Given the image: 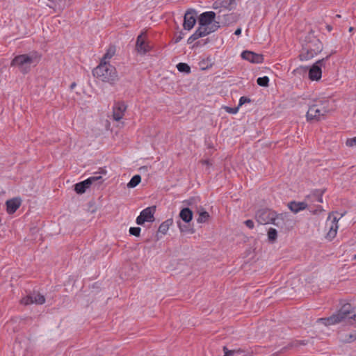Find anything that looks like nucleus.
Instances as JSON below:
<instances>
[{
  "instance_id": "obj_10",
  "label": "nucleus",
  "mask_w": 356,
  "mask_h": 356,
  "mask_svg": "<svg viewBox=\"0 0 356 356\" xmlns=\"http://www.w3.org/2000/svg\"><path fill=\"white\" fill-rule=\"evenodd\" d=\"M220 27V22H215L211 24L210 27H204L199 25L194 33L197 39H199L216 31Z\"/></svg>"
},
{
  "instance_id": "obj_12",
  "label": "nucleus",
  "mask_w": 356,
  "mask_h": 356,
  "mask_svg": "<svg viewBox=\"0 0 356 356\" xmlns=\"http://www.w3.org/2000/svg\"><path fill=\"white\" fill-rule=\"evenodd\" d=\"M127 108V106L124 102H115L113 107V120L115 121H120L121 119H122Z\"/></svg>"
},
{
  "instance_id": "obj_4",
  "label": "nucleus",
  "mask_w": 356,
  "mask_h": 356,
  "mask_svg": "<svg viewBox=\"0 0 356 356\" xmlns=\"http://www.w3.org/2000/svg\"><path fill=\"white\" fill-rule=\"evenodd\" d=\"M330 112L327 107H319L318 104L310 105L306 114L307 121L309 122H319L325 119L326 114Z\"/></svg>"
},
{
  "instance_id": "obj_31",
  "label": "nucleus",
  "mask_w": 356,
  "mask_h": 356,
  "mask_svg": "<svg viewBox=\"0 0 356 356\" xmlns=\"http://www.w3.org/2000/svg\"><path fill=\"white\" fill-rule=\"evenodd\" d=\"M257 83L261 87H268L269 85V78L267 76L259 77L257 79Z\"/></svg>"
},
{
  "instance_id": "obj_52",
  "label": "nucleus",
  "mask_w": 356,
  "mask_h": 356,
  "mask_svg": "<svg viewBox=\"0 0 356 356\" xmlns=\"http://www.w3.org/2000/svg\"><path fill=\"white\" fill-rule=\"evenodd\" d=\"M200 41H198V42H195V43L193 44V47H198V46H200Z\"/></svg>"
},
{
  "instance_id": "obj_54",
  "label": "nucleus",
  "mask_w": 356,
  "mask_h": 356,
  "mask_svg": "<svg viewBox=\"0 0 356 356\" xmlns=\"http://www.w3.org/2000/svg\"><path fill=\"white\" fill-rule=\"evenodd\" d=\"M353 30V27H350V28L349 29V31H350V32H351Z\"/></svg>"
},
{
  "instance_id": "obj_30",
  "label": "nucleus",
  "mask_w": 356,
  "mask_h": 356,
  "mask_svg": "<svg viewBox=\"0 0 356 356\" xmlns=\"http://www.w3.org/2000/svg\"><path fill=\"white\" fill-rule=\"evenodd\" d=\"M32 294H33V300L35 301V304L42 305L45 302V298L43 295H42L39 293H33Z\"/></svg>"
},
{
  "instance_id": "obj_6",
  "label": "nucleus",
  "mask_w": 356,
  "mask_h": 356,
  "mask_svg": "<svg viewBox=\"0 0 356 356\" xmlns=\"http://www.w3.org/2000/svg\"><path fill=\"white\" fill-rule=\"evenodd\" d=\"M274 216L276 212L268 208L259 209L255 213L256 220L261 225L270 223Z\"/></svg>"
},
{
  "instance_id": "obj_57",
  "label": "nucleus",
  "mask_w": 356,
  "mask_h": 356,
  "mask_svg": "<svg viewBox=\"0 0 356 356\" xmlns=\"http://www.w3.org/2000/svg\"><path fill=\"white\" fill-rule=\"evenodd\" d=\"M355 139H356V136H355Z\"/></svg>"
},
{
  "instance_id": "obj_28",
  "label": "nucleus",
  "mask_w": 356,
  "mask_h": 356,
  "mask_svg": "<svg viewBox=\"0 0 356 356\" xmlns=\"http://www.w3.org/2000/svg\"><path fill=\"white\" fill-rule=\"evenodd\" d=\"M176 67L180 72L188 74L191 72V67L186 63H179Z\"/></svg>"
},
{
  "instance_id": "obj_8",
  "label": "nucleus",
  "mask_w": 356,
  "mask_h": 356,
  "mask_svg": "<svg viewBox=\"0 0 356 356\" xmlns=\"http://www.w3.org/2000/svg\"><path fill=\"white\" fill-rule=\"evenodd\" d=\"M216 14L213 11H206L201 13L197 19L198 25L204 26V27H210L211 24L215 22H219L218 21H216Z\"/></svg>"
},
{
  "instance_id": "obj_26",
  "label": "nucleus",
  "mask_w": 356,
  "mask_h": 356,
  "mask_svg": "<svg viewBox=\"0 0 356 356\" xmlns=\"http://www.w3.org/2000/svg\"><path fill=\"white\" fill-rule=\"evenodd\" d=\"M268 240L270 243H274L277 238V231L273 227L268 230Z\"/></svg>"
},
{
  "instance_id": "obj_56",
  "label": "nucleus",
  "mask_w": 356,
  "mask_h": 356,
  "mask_svg": "<svg viewBox=\"0 0 356 356\" xmlns=\"http://www.w3.org/2000/svg\"><path fill=\"white\" fill-rule=\"evenodd\" d=\"M353 259H356V254H355V255L353 256Z\"/></svg>"
},
{
  "instance_id": "obj_2",
  "label": "nucleus",
  "mask_w": 356,
  "mask_h": 356,
  "mask_svg": "<svg viewBox=\"0 0 356 356\" xmlns=\"http://www.w3.org/2000/svg\"><path fill=\"white\" fill-rule=\"evenodd\" d=\"M92 74L103 82L114 85L118 80L116 68L109 62L100 61L99 64L92 70Z\"/></svg>"
},
{
  "instance_id": "obj_5",
  "label": "nucleus",
  "mask_w": 356,
  "mask_h": 356,
  "mask_svg": "<svg viewBox=\"0 0 356 356\" xmlns=\"http://www.w3.org/2000/svg\"><path fill=\"white\" fill-rule=\"evenodd\" d=\"M330 55L317 60L309 68L308 67V77L311 81H319L322 76V66L327 61Z\"/></svg>"
},
{
  "instance_id": "obj_21",
  "label": "nucleus",
  "mask_w": 356,
  "mask_h": 356,
  "mask_svg": "<svg viewBox=\"0 0 356 356\" xmlns=\"http://www.w3.org/2000/svg\"><path fill=\"white\" fill-rule=\"evenodd\" d=\"M173 224V219L168 218L164 222H163L159 227L158 232H160L163 234H165L169 229V227Z\"/></svg>"
},
{
  "instance_id": "obj_29",
  "label": "nucleus",
  "mask_w": 356,
  "mask_h": 356,
  "mask_svg": "<svg viewBox=\"0 0 356 356\" xmlns=\"http://www.w3.org/2000/svg\"><path fill=\"white\" fill-rule=\"evenodd\" d=\"M223 17L225 22L228 24L235 22L237 20V17L235 13L224 15Z\"/></svg>"
},
{
  "instance_id": "obj_17",
  "label": "nucleus",
  "mask_w": 356,
  "mask_h": 356,
  "mask_svg": "<svg viewBox=\"0 0 356 356\" xmlns=\"http://www.w3.org/2000/svg\"><path fill=\"white\" fill-rule=\"evenodd\" d=\"M288 217L287 213H281L277 214L276 213V216H274V219L272 220L271 224L275 225L277 227L282 228L283 226L285 225V220Z\"/></svg>"
},
{
  "instance_id": "obj_40",
  "label": "nucleus",
  "mask_w": 356,
  "mask_h": 356,
  "mask_svg": "<svg viewBox=\"0 0 356 356\" xmlns=\"http://www.w3.org/2000/svg\"><path fill=\"white\" fill-rule=\"evenodd\" d=\"M346 145L348 147H353L356 145V139L355 137L353 138H348L346 142Z\"/></svg>"
},
{
  "instance_id": "obj_43",
  "label": "nucleus",
  "mask_w": 356,
  "mask_h": 356,
  "mask_svg": "<svg viewBox=\"0 0 356 356\" xmlns=\"http://www.w3.org/2000/svg\"><path fill=\"white\" fill-rule=\"evenodd\" d=\"M318 102L320 103L319 107H327L330 110L329 107L330 102L328 100L318 101Z\"/></svg>"
},
{
  "instance_id": "obj_16",
  "label": "nucleus",
  "mask_w": 356,
  "mask_h": 356,
  "mask_svg": "<svg viewBox=\"0 0 356 356\" xmlns=\"http://www.w3.org/2000/svg\"><path fill=\"white\" fill-rule=\"evenodd\" d=\"M288 207L292 212L297 213L307 209V204L305 202L291 201L289 202Z\"/></svg>"
},
{
  "instance_id": "obj_1",
  "label": "nucleus",
  "mask_w": 356,
  "mask_h": 356,
  "mask_svg": "<svg viewBox=\"0 0 356 356\" xmlns=\"http://www.w3.org/2000/svg\"><path fill=\"white\" fill-rule=\"evenodd\" d=\"M323 48L322 42L314 35V31L311 30L307 33L302 41L299 58L301 60H309L321 53Z\"/></svg>"
},
{
  "instance_id": "obj_50",
  "label": "nucleus",
  "mask_w": 356,
  "mask_h": 356,
  "mask_svg": "<svg viewBox=\"0 0 356 356\" xmlns=\"http://www.w3.org/2000/svg\"><path fill=\"white\" fill-rule=\"evenodd\" d=\"M326 29L328 31H331L332 30V26L330 24L326 25Z\"/></svg>"
},
{
  "instance_id": "obj_46",
  "label": "nucleus",
  "mask_w": 356,
  "mask_h": 356,
  "mask_svg": "<svg viewBox=\"0 0 356 356\" xmlns=\"http://www.w3.org/2000/svg\"><path fill=\"white\" fill-rule=\"evenodd\" d=\"M241 34V28H238L236 29L235 32H234V35H240Z\"/></svg>"
},
{
  "instance_id": "obj_39",
  "label": "nucleus",
  "mask_w": 356,
  "mask_h": 356,
  "mask_svg": "<svg viewBox=\"0 0 356 356\" xmlns=\"http://www.w3.org/2000/svg\"><path fill=\"white\" fill-rule=\"evenodd\" d=\"M252 100L248 97H245V96H242L240 99H239V102H238V106H241L242 105H243L244 104H246V103H250L251 102Z\"/></svg>"
},
{
  "instance_id": "obj_51",
  "label": "nucleus",
  "mask_w": 356,
  "mask_h": 356,
  "mask_svg": "<svg viewBox=\"0 0 356 356\" xmlns=\"http://www.w3.org/2000/svg\"><path fill=\"white\" fill-rule=\"evenodd\" d=\"M219 7H220V5L219 4L218 6V2H215V3L213 4V8L217 9Z\"/></svg>"
},
{
  "instance_id": "obj_44",
  "label": "nucleus",
  "mask_w": 356,
  "mask_h": 356,
  "mask_svg": "<svg viewBox=\"0 0 356 356\" xmlns=\"http://www.w3.org/2000/svg\"><path fill=\"white\" fill-rule=\"evenodd\" d=\"M196 40H197V38L195 36V33H193L188 39L187 40V43L188 44H191L193 43L194 41H195Z\"/></svg>"
},
{
  "instance_id": "obj_20",
  "label": "nucleus",
  "mask_w": 356,
  "mask_h": 356,
  "mask_svg": "<svg viewBox=\"0 0 356 356\" xmlns=\"http://www.w3.org/2000/svg\"><path fill=\"white\" fill-rule=\"evenodd\" d=\"M199 216L197 219L198 223L207 222L210 218L209 213L206 211L202 207L197 211Z\"/></svg>"
},
{
  "instance_id": "obj_32",
  "label": "nucleus",
  "mask_w": 356,
  "mask_h": 356,
  "mask_svg": "<svg viewBox=\"0 0 356 356\" xmlns=\"http://www.w3.org/2000/svg\"><path fill=\"white\" fill-rule=\"evenodd\" d=\"M222 350L225 354L224 356H234V354H239L243 352L241 348L230 350L226 346H223Z\"/></svg>"
},
{
  "instance_id": "obj_49",
  "label": "nucleus",
  "mask_w": 356,
  "mask_h": 356,
  "mask_svg": "<svg viewBox=\"0 0 356 356\" xmlns=\"http://www.w3.org/2000/svg\"><path fill=\"white\" fill-rule=\"evenodd\" d=\"M76 86V83L75 82H72L70 86L71 90H73Z\"/></svg>"
},
{
  "instance_id": "obj_24",
  "label": "nucleus",
  "mask_w": 356,
  "mask_h": 356,
  "mask_svg": "<svg viewBox=\"0 0 356 356\" xmlns=\"http://www.w3.org/2000/svg\"><path fill=\"white\" fill-rule=\"evenodd\" d=\"M221 8H224L229 10H233L236 6V0H222L220 2Z\"/></svg>"
},
{
  "instance_id": "obj_3",
  "label": "nucleus",
  "mask_w": 356,
  "mask_h": 356,
  "mask_svg": "<svg viewBox=\"0 0 356 356\" xmlns=\"http://www.w3.org/2000/svg\"><path fill=\"white\" fill-rule=\"evenodd\" d=\"M41 56L37 51H32L29 54L16 56L11 61L12 67H18L19 70L24 74L29 73L32 64L35 65L40 60Z\"/></svg>"
},
{
  "instance_id": "obj_42",
  "label": "nucleus",
  "mask_w": 356,
  "mask_h": 356,
  "mask_svg": "<svg viewBox=\"0 0 356 356\" xmlns=\"http://www.w3.org/2000/svg\"><path fill=\"white\" fill-rule=\"evenodd\" d=\"M244 224L246 225L247 227L249 229H253L254 227V222L252 220H247L244 222Z\"/></svg>"
},
{
  "instance_id": "obj_45",
  "label": "nucleus",
  "mask_w": 356,
  "mask_h": 356,
  "mask_svg": "<svg viewBox=\"0 0 356 356\" xmlns=\"http://www.w3.org/2000/svg\"><path fill=\"white\" fill-rule=\"evenodd\" d=\"M106 170L105 168H100L99 170V172H94L93 174L94 175H96V174H101V175H106Z\"/></svg>"
},
{
  "instance_id": "obj_35",
  "label": "nucleus",
  "mask_w": 356,
  "mask_h": 356,
  "mask_svg": "<svg viewBox=\"0 0 356 356\" xmlns=\"http://www.w3.org/2000/svg\"><path fill=\"white\" fill-rule=\"evenodd\" d=\"M184 35H185V33L183 31H180L177 33H175V35H174V38H173L172 42L175 44H177L183 39Z\"/></svg>"
},
{
  "instance_id": "obj_27",
  "label": "nucleus",
  "mask_w": 356,
  "mask_h": 356,
  "mask_svg": "<svg viewBox=\"0 0 356 356\" xmlns=\"http://www.w3.org/2000/svg\"><path fill=\"white\" fill-rule=\"evenodd\" d=\"M141 181V177L139 175H135L131 179V180L127 184V187L130 188H135L138 186Z\"/></svg>"
},
{
  "instance_id": "obj_18",
  "label": "nucleus",
  "mask_w": 356,
  "mask_h": 356,
  "mask_svg": "<svg viewBox=\"0 0 356 356\" xmlns=\"http://www.w3.org/2000/svg\"><path fill=\"white\" fill-rule=\"evenodd\" d=\"M90 186L89 181L86 179L84 181L75 184L74 186V190L77 194H83L90 187Z\"/></svg>"
},
{
  "instance_id": "obj_15",
  "label": "nucleus",
  "mask_w": 356,
  "mask_h": 356,
  "mask_svg": "<svg viewBox=\"0 0 356 356\" xmlns=\"http://www.w3.org/2000/svg\"><path fill=\"white\" fill-rule=\"evenodd\" d=\"M179 217L185 223L188 224L193 220V212L188 207H184L181 209L179 213Z\"/></svg>"
},
{
  "instance_id": "obj_37",
  "label": "nucleus",
  "mask_w": 356,
  "mask_h": 356,
  "mask_svg": "<svg viewBox=\"0 0 356 356\" xmlns=\"http://www.w3.org/2000/svg\"><path fill=\"white\" fill-rule=\"evenodd\" d=\"M239 109V106H237L236 107H229V106H225V110L227 113L230 114H236L238 113Z\"/></svg>"
},
{
  "instance_id": "obj_34",
  "label": "nucleus",
  "mask_w": 356,
  "mask_h": 356,
  "mask_svg": "<svg viewBox=\"0 0 356 356\" xmlns=\"http://www.w3.org/2000/svg\"><path fill=\"white\" fill-rule=\"evenodd\" d=\"M20 302L22 304L25 305H29L35 303L32 293H30V294L27 295L26 296L24 297L21 300Z\"/></svg>"
},
{
  "instance_id": "obj_22",
  "label": "nucleus",
  "mask_w": 356,
  "mask_h": 356,
  "mask_svg": "<svg viewBox=\"0 0 356 356\" xmlns=\"http://www.w3.org/2000/svg\"><path fill=\"white\" fill-rule=\"evenodd\" d=\"M326 189H315L312 192L311 196L313 197L314 201L318 202H323V195L325 193Z\"/></svg>"
},
{
  "instance_id": "obj_47",
  "label": "nucleus",
  "mask_w": 356,
  "mask_h": 356,
  "mask_svg": "<svg viewBox=\"0 0 356 356\" xmlns=\"http://www.w3.org/2000/svg\"><path fill=\"white\" fill-rule=\"evenodd\" d=\"M202 163L207 165H211V163L210 162L209 160H204L202 161Z\"/></svg>"
},
{
  "instance_id": "obj_19",
  "label": "nucleus",
  "mask_w": 356,
  "mask_h": 356,
  "mask_svg": "<svg viewBox=\"0 0 356 356\" xmlns=\"http://www.w3.org/2000/svg\"><path fill=\"white\" fill-rule=\"evenodd\" d=\"M337 222L338 220L337 219L336 217H334L332 221L331 222L330 230L326 235V238L328 239L329 241H332L337 235V232L338 229Z\"/></svg>"
},
{
  "instance_id": "obj_13",
  "label": "nucleus",
  "mask_w": 356,
  "mask_h": 356,
  "mask_svg": "<svg viewBox=\"0 0 356 356\" xmlns=\"http://www.w3.org/2000/svg\"><path fill=\"white\" fill-rule=\"evenodd\" d=\"M136 48L140 54H145L150 51V46L146 42L143 34L139 35L136 39Z\"/></svg>"
},
{
  "instance_id": "obj_53",
  "label": "nucleus",
  "mask_w": 356,
  "mask_h": 356,
  "mask_svg": "<svg viewBox=\"0 0 356 356\" xmlns=\"http://www.w3.org/2000/svg\"><path fill=\"white\" fill-rule=\"evenodd\" d=\"M209 42V38H207L204 42V44H206L207 43H208Z\"/></svg>"
},
{
  "instance_id": "obj_7",
  "label": "nucleus",
  "mask_w": 356,
  "mask_h": 356,
  "mask_svg": "<svg viewBox=\"0 0 356 356\" xmlns=\"http://www.w3.org/2000/svg\"><path fill=\"white\" fill-rule=\"evenodd\" d=\"M156 206H152L145 208L140 213V215L136 218V224L138 225H143L145 222H153L155 220L154 216Z\"/></svg>"
},
{
  "instance_id": "obj_33",
  "label": "nucleus",
  "mask_w": 356,
  "mask_h": 356,
  "mask_svg": "<svg viewBox=\"0 0 356 356\" xmlns=\"http://www.w3.org/2000/svg\"><path fill=\"white\" fill-rule=\"evenodd\" d=\"M295 75H302L304 76L307 73H308V67L307 66H300L295 69L293 72Z\"/></svg>"
},
{
  "instance_id": "obj_55",
  "label": "nucleus",
  "mask_w": 356,
  "mask_h": 356,
  "mask_svg": "<svg viewBox=\"0 0 356 356\" xmlns=\"http://www.w3.org/2000/svg\"><path fill=\"white\" fill-rule=\"evenodd\" d=\"M147 168L146 166H143L142 168H140V169H147Z\"/></svg>"
},
{
  "instance_id": "obj_9",
  "label": "nucleus",
  "mask_w": 356,
  "mask_h": 356,
  "mask_svg": "<svg viewBox=\"0 0 356 356\" xmlns=\"http://www.w3.org/2000/svg\"><path fill=\"white\" fill-rule=\"evenodd\" d=\"M196 12L193 9H189L186 11L184 17L183 26L185 30H191L196 23Z\"/></svg>"
},
{
  "instance_id": "obj_48",
  "label": "nucleus",
  "mask_w": 356,
  "mask_h": 356,
  "mask_svg": "<svg viewBox=\"0 0 356 356\" xmlns=\"http://www.w3.org/2000/svg\"><path fill=\"white\" fill-rule=\"evenodd\" d=\"M322 210H323L322 207L321 206H318L317 209L315 210L314 211H313V213L316 214L317 211H321Z\"/></svg>"
},
{
  "instance_id": "obj_25",
  "label": "nucleus",
  "mask_w": 356,
  "mask_h": 356,
  "mask_svg": "<svg viewBox=\"0 0 356 356\" xmlns=\"http://www.w3.org/2000/svg\"><path fill=\"white\" fill-rule=\"evenodd\" d=\"M177 226L181 233H191L193 234L195 230L193 227H191L189 223L188 224H182L180 220L177 222Z\"/></svg>"
},
{
  "instance_id": "obj_11",
  "label": "nucleus",
  "mask_w": 356,
  "mask_h": 356,
  "mask_svg": "<svg viewBox=\"0 0 356 356\" xmlns=\"http://www.w3.org/2000/svg\"><path fill=\"white\" fill-rule=\"evenodd\" d=\"M241 58L244 60H248L252 63H262L264 62V56L261 54L245 50L241 53Z\"/></svg>"
},
{
  "instance_id": "obj_23",
  "label": "nucleus",
  "mask_w": 356,
  "mask_h": 356,
  "mask_svg": "<svg viewBox=\"0 0 356 356\" xmlns=\"http://www.w3.org/2000/svg\"><path fill=\"white\" fill-rule=\"evenodd\" d=\"M115 46H109L106 52L105 53V54L104 55L100 61L109 62L108 60H110L115 55Z\"/></svg>"
},
{
  "instance_id": "obj_36",
  "label": "nucleus",
  "mask_w": 356,
  "mask_h": 356,
  "mask_svg": "<svg viewBox=\"0 0 356 356\" xmlns=\"http://www.w3.org/2000/svg\"><path fill=\"white\" fill-rule=\"evenodd\" d=\"M141 229L139 227H131L129 228V232L131 235L139 237L140 235Z\"/></svg>"
},
{
  "instance_id": "obj_14",
  "label": "nucleus",
  "mask_w": 356,
  "mask_h": 356,
  "mask_svg": "<svg viewBox=\"0 0 356 356\" xmlns=\"http://www.w3.org/2000/svg\"><path fill=\"white\" fill-rule=\"evenodd\" d=\"M22 203L21 199L15 197L6 201V211L9 214L14 213L20 207Z\"/></svg>"
},
{
  "instance_id": "obj_38",
  "label": "nucleus",
  "mask_w": 356,
  "mask_h": 356,
  "mask_svg": "<svg viewBox=\"0 0 356 356\" xmlns=\"http://www.w3.org/2000/svg\"><path fill=\"white\" fill-rule=\"evenodd\" d=\"M88 180L89 181L90 185H92L95 181H99V183H102V181H104L102 179V176H95V175L88 178Z\"/></svg>"
},
{
  "instance_id": "obj_41",
  "label": "nucleus",
  "mask_w": 356,
  "mask_h": 356,
  "mask_svg": "<svg viewBox=\"0 0 356 356\" xmlns=\"http://www.w3.org/2000/svg\"><path fill=\"white\" fill-rule=\"evenodd\" d=\"M196 198L195 197H192L189 198L188 200H186L184 201V203H185L187 206H192L193 204L195 203Z\"/></svg>"
}]
</instances>
